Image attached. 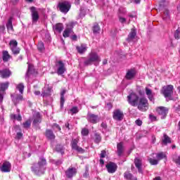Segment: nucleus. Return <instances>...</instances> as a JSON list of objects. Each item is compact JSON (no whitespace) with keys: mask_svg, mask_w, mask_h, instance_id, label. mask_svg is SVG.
I'll return each instance as SVG.
<instances>
[{"mask_svg":"<svg viewBox=\"0 0 180 180\" xmlns=\"http://www.w3.org/2000/svg\"><path fill=\"white\" fill-rule=\"evenodd\" d=\"M46 165H47V160L44 157L39 158L37 163H33L31 167V171L34 172L35 175L40 176L44 175L46 172Z\"/></svg>","mask_w":180,"mask_h":180,"instance_id":"nucleus-1","label":"nucleus"},{"mask_svg":"<svg viewBox=\"0 0 180 180\" xmlns=\"http://www.w3.org/2000/svg\"><path fill=\"white\" fill-rule=\"evenodd\" d=\"M101 57L96 52L91 51L88 56L85 58L84 64L86 67L88 65H92L94 63H100Z\"/></svg>","mask_w":180,"mask_h":180,"instance_id":"nucleus-2","label":"nucleus"},{"mask_svg":"<svg viewBox=\"0 0 180 180\" xmlns=\"http://www.w3.org/2000/svg\"><path fill=\"white\" fill-rule=\"evenodd\" d=\"M136 106L141 112H147L149 108L148 100L144 97L140 98Z\"/></svg>","mask_w":180,"mask_h":180,"instance_id":"nucleus-3","label":"nucleus"},{"mask_svg":"<svg viewBox=\"0 0 180 180\" xmlns=\"http://www.w3.org/2000/svg\"><path fill=\"white\" fill-rule=\"evenodd\" d=\"M58 8L62 13L67 14L71 9V3L67 1H60L58 4Z\"/></svg>","mask_w":180,"mask_h":180,"instance_id":"nucleus-4","label":"nucleus"},{"mask_svg":"<svg viewBox=\"0 0 180 180\" xmlns=\"http://www.w3.org/2000/svg\"><path fill=\"white\" fill-rule=\"evenodd\" d=\"M127 101L128 103L131 105V106L136 107L137 106V103H139V101H140V97L136 93L132 92L129 94L127 97Z\"/></svg>","mask_w":180,"mask_h":180,"instance_id":"nucleus-5","label":"nucleus"},{"mask_svg":"<svg viewBox=\"0 0 180 180\" xmlns=\"http://www.w3.org/2000/svg\"><path fill=\"white\" fill-rule=\"evenodd\" d=\"M79 143V138L77 137L76 139H72L70 142V146L72 147V150H75L77 153H80V154H84L85 153V150L79 146H78V143Z\"/></svg>","mask_w":180,"mask_h":180,"instance_id":"nucleus-6","label":"nucleus"},{"mask_svg":"<svg viewBox=\"0 0 180 180\" xmlns=\"http://www.w3.org/2000/svg\"><path fill=\"white\" fill-rule=\"evenodd\" d=\"M74 26H75V22H70L67 24L66 28L63 31V36L65 38L70 37V34H74Z\"/></svg>","mask_w":180,"mask_h":180,"instance_id":"nucleus-7","label":"nucleus"},{"mask_svg":"<svg viewBox=\"0 0 180 180\" xmlns=\"http://www.w3.org/2000/svg\"><path fill=\"white\" fill-rule=\"evenodd\" d=\"M165 3V0H162L159 2V9L160 11H163V13L162 14V18L163 20H169V11L167 8H164V4Z\"/></svg>","mask_w":180,"mask_h":180,"instance_id":"nucleus-8","label":"nucleus"},{"mask_svg":"<svg viewBox=\"0 0 180 180\" xmlns=\"http://www.w3.org/2000/svg\"><path fill=\"white\" fill-rule=\"evenodd\" d=\"M10 49L14 56H18L20 53V49L18 47V41L13 39L9 43Z\"/></svg>","mask_w":180,"mask_h":180,"instance_id":"nucleus-9","label":"nucleus"},{"mask_svg":"<svg viewBox=\"0 0 180 180\" xmlns=\"http://www.w3.org/2000/svg\"><path fill=\"white\" fill-rule=\"evenodd\" d=\"M56 67L57 68L58 75H63V74L67 71V69H65V64L63 63V60L56 61Z\"/></svg>","mask_w":180,"mask_h":180,"instance_id":"nucleus-10","label":"nucleus"},{"mask_svg":"<svg viewBox=\"0 0 180 180\" xmlns=\"http://www.w3.org/2000/svg\"><path fill=\"white\" fill-rule=\"evenodd\" d=\"M162 94H164L165 98H170L172 94H174V86L167 85L164 86L162 89Z\"/></svg>","mask_w":180,"mask_h":180,"instance_id":"nucleus-11","label":"nucleus"},{"mask_svg":"<svg viewBox=\"0 0 180 180\" xmlns=\"http://www.w3.org/2000/svg\"><path fill=\"white\" fill-rule=\"evenodd\" d=\"M30 11L32 19V23H37V20L40 19V15H39V11H37V9L34 6L30 8Z\"/></svg>","mask_w":180,"mask_h":180,"instance_id":"nucleus-12","label":"nucleus"},{"mask_svg":"<svg viewBox=\"0 0 180 180\" xmlns=\"http://www.w3.org/2000/svg\"><path fill=\"white\" fill-rule=\"evenodd\" d=\"M86 120L88 122H89V123H92L93 124H96V123L101 120L99 116L91 112L87 114Z\"/></svg>","mask_w":180,"mask_h":180,"instance_id":"nucleus-13","label":"nucleus"},{"mask_svg":"<svg viewBox=\"0 0 180 180\" xmlns=\"http://www.w3.org/2000/svg\"><path fill=\"white\" fill-rule=\"evenodd\" d=\"M112 117L114 120L122 122V120L124 117V114L123 113V111L117 109L113 111Z\"/></svg>","mask_w":180,"mask_h":180,"instance_id":"nucleus-14","label":"nucleus"},{"mask_svg":"<svg viewBox=\"0 0 180 180\" xmlns=\"http://www.w3.org/2000/svg\"><path fill=\"white\" fill-rule=\"evenodd\" d=\"M156 112L159 116H160L161 119H165L167 117V115H168V108L165 107H158L156 108Z\"/></svg>","mask_w":180,"mask_h":180,"instance_id":"nucleus-15","label":"nucleus"},{"mask_svg":"<svg viewBox=\"0 0 180 180\" xmlns=\"http://www.w3.org/2000/svg\"><path fill=\"white\" fill-rule=\"evenodd\" d=\"M134 165L139 174H143V160L140 158L134 159Z\"/></svg>","mask_w":180,"mask_h":180,"instance_id":"nucleus-16","label":"nucleus"},{"mask_svg":"<svg viewBox=\"0 0 180 180\" xmlns=\"http://www.w3.org/2000/svg\"><path fill=\"white\" fill-rule=\"evenodd\" d=\"M65 174L69 179H71L73 176H75V175H77V168H75V167H69L65 172Z\"/></svg>","mask_w":180,"mask_h":180,"instance_id":"nucleus-17","label":"nucleus"},{"mask_svg":"<svg viewBox=\"0 0 180 180\" xmlns=\"http://www.w3.org/2000/svg\"><path fill=\"white\" fill-rule=\"evenodd\" d=\"M0 169L1 172H11V169H12V165H11V162L6 161L3 163Z\"/></svg>","mask_w":180,"mask_h":180,"instance_id":"nucleus-18","label":"nucleus"},{"mask_svg":"<svg viewBox=\"0 0 180 180\" xmlns=\"http://www.w3.org/2000/svg\"><path fill=\"white\" fill-rule=\"evenodd\" d=\"M106 168L109 174H115L117 169V165L114 162H110L106 165Z\"/></svg>","mask_w":180,"mask_h":180,"instance_id":"nucleus-19","label":"nucleus"},{"mask_svg":"<svg viewBox=\"0 0 180 180\" xmlns=\"http://www.w3.org/2000/svg\"><path fill=\"white\" fill-rule=\"evenodd\" d=\"M145 91L149 101L154 103V101H155L154 98L155 94L153 93V91L150 89H148V87H146Z\"/></svg>","mask_w":180,"mask_h":180,"instance_id":"nucleus-20","label":"nucleus"},{"mask_svg":"<svg viewBox=\"0 0 180 180\" xmlns=\"http://www.w3.org/2000/svg\"><path fill=\"white\" fill-rule=\"evenodd\" d=\"M136 73L137 72L135 70V69H130L127 70V74L125 75L126 79H129V80L133 79V78L136 77Z\"/></svg>","mask_w":180,"mask_h":180,"instance_id":"nucleus-21","label":"nucleus"},{"mask_svg":"<svg viewBox=\"0 0 180 180\" xmlns=\"http://www.w3.org/2000/svg\"><path fill=\"white\" fill-rule=\"evenodd\" d=\"M172 141L170 137L167 135V134H164L163 137L162 138V146H168V144H171Z\"/></svg>","mask_w":180,"mask_h":180,"instance_id":"nucleus-22","label":"nucleus"},{"mask_svg":"<svg viewBox=\"0 0 180 180\" xmlns=\"http://www.w3.org/2000/svg\"><path fill=\"white\" fill-rule=\"evenodd\" d=\"M39 123H41V115L39 114V112H35L34 114L33 124L34 126H37Z\"/></svg>","mask_w":180,"mask_h":180,"instance_id":"nucleus-23","label":"nucleus"},{"mask_svg":"<svg viewBox=\"0 0 180 180\" xmlns=\"http://www.w3.org/2000/svg\"><path fill=\"white\" fill-rule=\"evenodd\" d=\"M124 151V148L123 146V142H120L117 145V154L118 157H122Z\"/></svg>","mask_w":180,"mask_h":180,"instance_id":"nucleus-24","label":"nucleus"},{"mask_svg":"<svg viewBox=\"0 0 180 180\" xmlns=\"http://www.w3.org/2000/svg\"><path fill=\"white\" fill-rule=\"evenodd\" d=\"M53 29L55 33H61L64 29V25L63 23H58L53 26Z\"/></svg>","mask_w":180,"mask_h":180,"instance_id":"nucleus-25","label":"nucleus"},{"mask_svg":"<svg viewBox=\"0 0 180 180\" xmlns=\"http://www.w3.org/2000/svg\"><path fill=\"white\" fill-rule=\"evenodd\" d=\"M76 49L79 54H84L86 51L88 46L85 44H82L80 46H77Z\"/></svg>","mask_w":180,"mask_h":180,"instance_id":"nucleus-26","label":"nucleus"},{"mask_svg":"<svg viewBox=\"0 0 180 180\" xmlns=\"http://www.w3.org/2000/svg\"><path fill=\"white\" fill-rule=\"evenodd\" d=\"M46 137H47L49 140H54L56 139V135L51 129H46Z\"/></svg>","mask_w":180,"mask_h":180,"instance_id":"nucleus-27","label":"nucleus"},{"mask_svg":"<svg viewBox=\"0 0 180 180\" xmlns=\"http://www.w3.org/2000/svg\"><path fill=\"white\" fill-rule=\"evenodd\" d=\"M136 30L132 29L128 35L127 41L129 42L133 41V40H134V37H136Z\"/></svg>","mask_w":180,"mask_h":180,"instance_id":"nucleus-28","label":"nucleus"},{"mask_svg":"<svg viewBox=\"0 0 180 180\" xmlns=\"http://www.w3.org/2000/svg\"><path fill=\"white\" fill-rule=\"evenodd\" d=\"M51 92V89L49 86H46L44 87L42 90L41 96H49Z\"/></svg>","mask_w":180,"mask_h":180,"instance_id":"nucleus-29","label":"nucleus"},{"mask_svg":"<svg viewBox=\"0 0 180 180\" xmlns=\"http://www.w3.org/2000/svg\"><path fill=\"white\" fill-rule=\"evenodd\" d=\"M22 100H23V96L22 95H15L13 96V98H12V101L14 105L19 103L20 101H22Z\"/></svg>","mask_w":180,"mask_h":180,"instance_id":"nucleus-30","label":"nucleus"},{"mask_svg":"<svg viewBox=\"0 0 180 180\" xmlns=\"http://www.w3.org/2000/svg\"><path fill=\"white\" fill-rule=\"evenodd\" d=\"M2 54L3 61H4V63H7V61H9V58H11V55H9V52H8V51H3Z\"/></svg>","mask_w":180,"mask_h":180,"instance_id":"nucleus-31","label":"nucleus"},{"mask_svg":"<svg viewBox=\"0 0 180 180\" xmlns=\"http://www.w3.org/2000/svg\"><path fill=\"white\" fill-rule=\"evenodd\" d=\"M67 91L65 89H63L60 92V108H64V102H65V98L64 96L65 95V93Z\"/></svg>","mask_w":180,"mask_h":180,"instance_id":"nucleus-32","label":"nucleus"},{"mask_svg":"<svg viewBox=\"0 0 180 180\" xmlns=\"http://www.w3.org/2000/svg\"><path fill=\"white\" fill-rule=\"evenodd\" d=\"M0 74L2 78H8L11 76V71H9L8 70H1L0 71Z\"/></svg>","mask_w":180,"mask_h":180,"instance_id":"nucleus-33","label":"nucleus"},{"mask_svg":"<svg viewBox=\"0 0 180 180\" xmlns=\"http://www.w3.org/2000/svg\"><path fill=\"white\" fill-rule=\"evenodd\" d=\"M156 158L158 161H160V160H164V158L167 159V154L164 152H160L157 153Z\"/></svg>","mask_w":180,"mask_h":180,"instance_id":"nucleus-34","label":"nucleus"},{"mask_svg":"<svg viewBox=\"0 0 180 180\" xmlns=\"http://www.w3.org/2000/svg\"><path fill=\"white\" fill-rule=\"evenodd\" d=\"M32 74H34V67L32 65H29L26 75L27 77H30V75H32Z\"/></svg>","mask_w":180,"mask_h":180,"instance_id":"nucleus-35","label":"nucleus"},{"mask_svg":"<svg viewBox=\"0 0 180 180\" xmlns=\"http://www.w3.org/2000/svg\"><path fill=\"white\" fill-rule=\"evenodd\" d=\"M6 26H7L8 30H9L10 32H13V25H12V18H10L8 19Z\"/></svg>","mask_w":180,"mask_h":180,"instance_id":"nucleus-36","label":"nucleus"},{"mask_svg":"<svg viewBox=\"0 0 180 180\" xmlns=\"http://www.w3.org/2000/svg\"><path fill=\"white\" fill-rule=\"evenodd\" d=\"M8 86H9V83H1L0 84V92H2V94H4V91L8 88Z\"/></svg>","mask_w":180,"mask_h":180,"instance_id":"nucleus-37","label":"nucleus"},{"mask_svg":"<svg viewBox=\"0 0 180 180\" xmlns=\"http://www.w3.org/2000/svg\"><path fill=\"white\" fill-rule=\"evenodd\" d=\"M78 112H79V110L78 109V107L77 106H74L72 107L70 110H69V113L70 115H77V113H78Z\"/></svg>","mask_w":180,"mask_h":180,"instance_id":"nucleus-38","label":"nucleus"},{"mask_svg":"<svg viewBox=\"0 0 180 180\" xmlns=\"http://www.w3.org/2000/svg\"><path fill=\"white\" fill-rule=\"evenodd\" d=\"M93 32L94 33H99V32H101V27L98 23H94L93 26Z\"/></svg>","mask_w":180,"mask_h":180,"instance_id":"nucleus-39","label":"nucleus"},{"mask_svg":"<svg viewBox=\"0 0 180 180\" xmlns=\"http://www.w3.org/2000/svg\"><path fill=\"white\" fill-rule=\"evenodd\" d=\"M17 89H18L19 92L22 94H23V90L25 89V85L22 83H20L16 86Z\"/></svg>","mask_w":180,"mask_h":180,"instance_id":"nucleus-40","label":"nucleus"},{"mask_svg":"<svg viewBox=\"0 0 180 180\" xmlns=\"http://www.w3.org/2000/svg\"><path fill=\"white\" fill-rule=\"evenodd\" d=\"M102 141V137L98 134H95L94 142L96 144H99V142Z\"/></svg>","mask_w":180,"mask_h":180,"instance_id":"nucleus-41","label":"nucleus"},{"mask_svg":"<svg viewBox=\"0 0 180 180\" xmlns=\"http://www.w3.org/2000/svg\"><path fill=\"white\" fill-rule=\"evenodd\" d=\"M31 124H32V121H30V120H28L25 122H23L22 126L24 129H29Z\"/></svg>","mask_w":180,"mask_h":180,"instance_id":"nucleus-42","label":"nucleus"},{"mask_svg":"<svg viewBox=\"0 0 180 180\" xmlns=\"http://www.w3.org/2000/svg\"><path fill=\"white\" fill-rule=\"evenodd\" d=\"M148 161L150 164V165H158V159H153V158H149Z\"/></svg>","mask_w":180,"mask_h":180,"instance_id":"nucleus-43","label":"nucleus"},{"mask_svg":"<svg viewBox=\"0 0 180 180\" xmlns=\"http://www.w3.org/2000/svg\"><path fill=\"white\" fill-rule=\"evenodd\" d=\"M52 129L56 131H61V127L58 124H53L52 125Z\"/></svg>","mask_w":180,"mask_h":180,"instance_id":"nucleus-44","label":"nucleus"},{"mask_svg":"<svg viewBox=\"0 0 180 180\" xmlns=\"http://www.w3.org/2000/svg\"><path fill=\"white\" fill-rule=\"evenodd\" d=\"M39 51H43L44 50V44L42 41H39L37 45Z\"/></svg>","mask_w":180,"mask_h":180,"instance_id":"nucleus-45","label":"nucleus"},{"mask_svg":"<svg viewBox=\"0 0 180 180\" xmlns=\"http://www.w3.org/2000/svg\"><path fill=\"white\" fill-rule=\"evenodd\" d=\"M132 176H133V174H131V173H129V172L124 173V178H126V179L127 180L131 179Z\"/></svg>","mask_w":180,"mask_h":180,"instance_id":"nucleus-46","label":"nucleus"},{"mask_svg":"<svg viewBox=\"0 0 180 180\" xmlns=\"http://www.w3.org/2000/svg\"><path fill=\"white\" fill-rule=\"evenodd\" d=\"M82 134L83 136H88V134H89V130H88V129H86V128L82 129Z\"/></svg>","mask_w":180,"mask_h":180,"instance_id":"nucleus-47","label":"nucleus"},{"mask_svg":"<svg viewBox=\"0 0 180 180\" xmlns=\"http://www.w3.org/2000/svg\"><path fill=\"white\" fill-rule=\"evenodd\" d=\"M179 34H180L179 30H176L174 32V36L175 39H176L177 40H179V39H180Z\"/></svg>","mask_w":180,"mask_h":180,"instance_id":"nucleus-48","label":"nucleus"},{"mask_svg":"<svg viewBox=\"0 0 180 180\" xmlns=\"http://www.w3.org/2000/svg\"><path fill=\"white\" fill-rule=\"evenodd\" d=\"M173 161L176 162L178 165H180V155L177 158H173Z\"/></svg>","mask_w":180,"mask_h":180,"instance_id":"nucleus-49","label":"nucleus"},{"mask_svg":"<svg viewBox=\"0 0 180 180\" xmlns=\"http://www.w3.org/2000/svg\"><path fill=\"white\" fill-rule=\"evenodd\" d=\"M53 164H55V165H61L63 164V162L60 160H53L52 161Z\"/></svg>","mask_w":180,"mask_h":180,"instance_id":"nucleus-50","label":"nucleus"},{"mask_svg":"<svg viewBox=\"0 0 180 180\" xmlns=\"http://www.w3.org/2000/svg\"><path fill=\"white\" fill-rule=\"evenodd\" d=\"M106 157V151L105 150H101L100 158H105Z\"/></svg>","mask_w":180,"mask_h":180,"instance_id":"nucleus-51","label":"nucleus"},{"mask_svg":"<svg viewBox=\"0 0 180 180\" xmlns=\"http://www.w3.org/2000/svg\"><path fill=\"white\" fill-rule=\"evenodd\" d=\"M135 123L137 126H141V124H143V121H141V120H136L135 121Z\"/></svg>","mask_w":180,"mask_h":180,"instance_id":"nucleus-52","label":"nucleus"},{"mask_svg":"<svg viewBox=\"0 0 180 180\" xmlns=\"http://www.w3.org/2000/svg\"><path fill=\"white\" fill-rule=\"evenodd\" d=\"M22 136H23V134H22V132H18L17 135H16V139H18V140H19Z\"/></svg>","mask_w":180,"mask_h":180,"instance_id":"nucleus-53","label":"nucleus"},{"mask_svg":"<svg viewBox=\"0 0 180 180\" xmlns=\"http://www.w3.org/2000/svg\"><path fill=\"white\" fill-rule=\"evenodd\" d=\"M119 20L121 23H124L126 22V18L119 16Z\"/></svg>","mask_w":180,"mask_h":180,"instance_id":"nucleus-54","label":"nucleus"},{"mask_svg":"<svg viewBox=\"0 0 180 180\" xmlns=\"http://www.w3.org/2000/svg\"><path fill=\"white\" fill-rule=\"evenodd\" d=\"M56 150H57V151H63V147L60 146V145H58L57 146H56Z\"/></svg>","mask_w":180,"mask_h":180,"instance_id":"nucleus-55","label":"nucleus"},{"mask_svg":"<svg viewBox=\"0 0 180 180\" xmlns=\"http://www.w3.org/2000/svg\"><path fill=\"white\" fill-rule=\"evenodd\" d=\"M101 127H103V129H108V124H106L105 122H102Z\"/></svg>","mask_w":180,"mask_h":180,"instance_id":"nucleus-56","label":"nucleus"},{"mask_svg":"<svg viewBox=\"0 0 180 180\" xmlns=\"http://www.w3.org/2000/svg\"><path fill=\"white\" fill-rule=\"evenodd\" d=\"M65 127H66V129H68V130H71V128L70 127V122H66L65 124Z\"/></svg>","mask_w":180,"mask_h":180,"instance_id":"nucleus-57","label":"nucleus"},{"mask_svg":"<svg viewBox=\"0 0 180 180\" xmlns=\"http://www.w3.org/2000/svg\"><path fill=\"white\" fill-rule=\"evenodd\" d=\"M16 120H18V122L22 121V116H20V114H19L17 117L15 118Z\"/></svg>","mask_w":180,"mask_h":180,"instance_id":"nucleus-58","label":"nucleus"},{"mask_svg":"<svg viewBox=\"0 0 180 180\" xmlns=\"http://www.w3.org/2000/svg\"><path fill=\"white\" fill-rule=\"evenodd\" d=\"M4 93H2L1 91H0V103L1 102H2V101H4Z\"/></svg>","mask_w":180,"mask_h":180,"instance_id":"nucleus-59","label":"nucleus"},{"mask_svg":"<svg viewBox=\"0 0 180 180\" xmlns=\"http://www.w3.org/2000/svg\"><path fill=\"white\" fill-rule=\"evenodd\" d=\"M131 2H134V4H140L141 2V0H130Z\"/></svg>","mask_w":180,"mask_h":180,"instance_id":"nucleus-60","label":"nucleus"},{"mask_svg":"<svg viewBox=\"0 0 180 180\" xmlns=\"http://www.w3.org/2000/svg\"><path fill=\"white\" fill-rule=\"evenodd\" d=\"M11 119L16 120L17 116H16V115H15V114H12V115H11Z\"/></svg>","mask_w":180,"mask_h":180,"instance_id":"nucleus-61","label":"nucleus"},{"mask_svg":"<svg viewBox=\"0 0 180 180\" xmlns=\"http://www.w3.org/2000/svg\"><path fill=\"white\" fill-rule=\"evenodd\" d=\"M152 143H153V144H154L155 143V136H152Z\"/></svg>","mask_w":180,"mask_h":180,"instance_id":"nucleus-62","label":"nucleus"},{"mask_svg":"<svg viewBox=\"0 0 180 180\" xmlns=\"http://www.w3.org/2000/svg\"><path fill=\"white\" fill-rule=\"evenodd\" d=\"M40 94H41L40 91H34V95L39 96V95H40Z\"/></svg>","mask_w":180,"mask_h":180,"instance_id":"nucleus-63","label":"nucleus"},{"mask_svg":"<svg viewBox=\"0 0 180 180\" xmlns=\"http://www.w3.org/2000/svg\"><path fill=\"white\" fill-rule=\"evenodd\" d=\"M72 40H77V35H76V34H74V35L72 37Z\"/></svg>","mask_w":180,"mask_h":180,"instance_id":"nucleus-64","label":"nucleus"}]
</instances>
